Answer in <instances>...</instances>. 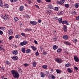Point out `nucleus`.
I'll list each match as a JSON object with an SVG mask.
<instances>
[{"label": "nucleus", "instance_id": "nucleus-1", "mask_svg": "<svg viewBox=\"0 0 79 79\" xmlns=\"http://www.w3.org/2000/svg\"><path fill=\"white\" fill-rule=\"evenodd\" d=\"M11 73L15 79H18L19 77V74L18 73V72L16 71L15 70H12L11 71Z\"/></svg>", "mask_w": 79, "mask_h": 79}, {"label": "nucleus", "instance_id": "nucleus-2", "mask_svg": "<svg viewBox=\"0 0 79 79\" xmlns=\"http://www.w3.org/2000/svg\"><path fill=\"white\" fill-rule=\"evenodd\" d=\"M28 42L27 41H24L23 42H21L20 43V45L21 46H24V45H26V44H27Z\"/></svg>", "mask_w": 79, "mask_h": 79}, {"label": "nucleus", "instance_id": "nucleus-3", "mask_svg": "<svg viewBox=\"0 0 79 79\" xmlns=\"http://www.w3.org/2000/svg\"><path fill=\"white\" fill-rule=\"evenodd\" d=\"M57 63H61L62 62V59L60 58H56L55 60Z\"/></svg>", "mask_w": 79, "mask_h": 79}, {"label": "nucleus", "instance_id": "nucleus-4", "mask_svg": "<svg viewBox=\"0 0 79 79\" xmlns=\"http://www.w3.org/2000/svg\"><path fill=\"white\" fill-rule=\"evenodd\" d=\"M65 2V0H60V2L57 1V4H60V5H63L64 3V2Z\"/></svg>", "mask_w": 79, "mask_h": 79}, {"label": "nucleus", "instance_id": "nucleus-5", "mask_svg": "<svg viewBox=\"0 0 79 79\" xmlns=\"http://www.w3.org/2000/svg\"><path fill=\"white\" fill-rule=\"evenodd\" d=\"M3 19H4V20H6V19H9V17H8V16L7 14H5L4 15Z\"/></svg>", "mask_w": 79, "mask_h": 79}, {"label": "nucleus", "instance_id": "nucleus-6", "mask_svg": "<svg viewBox=\"0 0 79 79\" xmlns=\"http://www.w3.org/2000/svg\"><path fill=\"white\" fill-rule=\"evenodd\" d=\"M48 77H51V79H55L56 78L55 77V76L53 75L52 74H49L48 75Z\"/></svg>", "mask_w": 79, "mask_h": 79}, {"label": "nucleus", "instance_id": "nucleus-7", "mask_svg": "<svg viewBox=\"0 0 79 79\" xmlns=\"http://www.w3.org/2000/svg\"><path fill=\"white\" fill-rule=\"evenodd\" d=\"M74 59L76 62H79V59L77 56H75L74 57Z\"/></svg>", "mask_w": 79, "mask_h": 79}, {"label": "nucleus", "instance_id": "nucleus-8", "mask_svg": "<svg viewBox=\"0 0 79 79\" xmlns=\"http://www.w3.org/2000/svg\"><path fill=\"white\" fill-rule=\"evenodd\" d=\"M12 60H14V61H16L18 59V57L17 56H12Z\"/></svg>", "mask_w": 79, "mask_h": 79}, {"label": "nucleus", "instance_id": "nucleus-9", "mask_svg": "<svg viewBox=\"0 0 79 79\" xmlns=\"http://www.w3.org/2000/svg\"><path fill=\"white\" fill-rule=\"evenodd\" d=\"M12 54H14V55H16L18 53V50H14L12 51Z\"/></svg>", "mask_w": 79, "mask_h": 79}, {"label": "nucleus", "instance_id": "nucleus-10", "mask_svg": "<svg viewBox=\"0 0 79 79\" xmlns=\"http://www.w3.org/2000/svg\"><path fill=\"white\" fill-rule=\"evenodd\" d=\"M63 38L64 40H67L68 39V36L67 35H64L63 36Z\"/></svg>", "mask_w": 79, "mask_h": 79}, {"label": "nucleus", "instance_id": "nucleus-11", "mask_svg": "<svg viewBox=\"0 0 79 79\" xmlns=\"http://www.w3.org/2000/svg\"><path fill=\"white\" fill-rule=\"evenodd\" d=\"M67 70L69 73H71L73 72V69H71L70 68H68L67 69Z\"/></svg>", "mask_w": 79, "mask_h": 79}, {"label": "nucleus", "instance_id": "nucleus-12", "mask_svg": "<svg viewBox=\"0 0 79 79\" xmlns=\"http://www.w3.org/2000/svg\"><path fill=\"white\" fill-rule=\"evenodd\" d=\"M30 23L31 24H33V25H36L37 24V22L35 21H31Z\"/></svg>", "mask_w": 79, "mask_h": 79}, {"label": "nucleus", "instance_id": "nucleus-13", "mask_svg": "<svg viewBox=\"0 0 79 79\" xmlns=\"http://www.w3.org/2000/svg\"><path fill=\"white\" fill-rule=\"evenodd\" d=\"M36 64H37V63L35 61L33 62L32 64L33 67H35L36 66Z\"/></svg>", "mask_w": 79, "mask_h": 79}, {"label": "nucleus", "instance_id": "nucleus-14", "mask_svg": "<svg viewBox=\"0 0 79 79\" xmlns=\"http://www.w3.org/2000/svg\"><path fill=\"white\" fill-rule=\"evenodd\" d=\"M8 34L9 35H11L13 33V30H9L8 32Z\"/></svg>", "mask_w": 79, "mask_h": 79}, {"label": "nucleus", "instance_id": "nucleus-15", "mask_svg": "<svg viewBox=\"0 0 79 79\" xmlns=\"http://www.w3.org/2000/svg\"><path fill=\"white\" fill-rule=\"evenodd\" d=\"M48 8L50 9H53V6L51 4H49L48 6Z\"/></svg>", "mask_w": 79, "mask_h": 79}, {"label": "nucleus", "instance_id": "nucleus-16", "mask_svg": "<svg viewBox=\"0 0 79 79\" xmlns=\"http://www.w3.org/2000/svg\"><path fill=\"white\" fill-rule=\"evenodd\" d=\"M64 44L66 45H70L71 44L69 43V42L68 41H65L64 42Z\"/></svg>", "mask_w": 79, "mask_h": 79}, {"label": "nucleus", "instance_id": "nucleus-17", "mask_svg": "<svg viewBox=\"0 0 79 79\" xmlns=\"http://www.w3.org/2000/svg\"><path fill=\"white\" fill-rule=\"evenodd\" d=\"M23 9H24V6H21L20 7L19 10L20 11H22L23 10Z\"/></svg>", "mask_w": 79, "mask_h": 79}, {"label": "nucleus", "instance_id": "nucleus-18", "mask_svg": "<svg viewBox=\"0 0 79 79\" xmlns=\"http://www.w3.org/2000/svg\"><path fill=\"white\" fill-rule=\"evenodd\" d=\"M71 64L70 63H67L65 64V66L67 68V67H69V66H71Z\"/></svg>", "mask_w": 79, "mask_h": 79}, {"label": "nucleus", "instance_id": "nucleus-19", "mask_svg": "<svg viewBox=\"0 0 79 79\" xmlns=\"http://www.w3.org/2000/svg\"><path fill=\"white\" fill-rule=\"evenodd\" d=\"M47 68H48V67L46 65H44L42 66V68L43 69H47Z\"/></svg>", "mask_w": 79, "mask_h": 79}, {"label": "nucleus", "instance_id": "nucleus-20", "mask_svg": "<svg viewBox=\"0 0 79 79\" xmlns=\"http://www.w3.org/2000/svg\"><path fill=\"white\" fill-rule=\"evenodd\" d=\"M22 52L23 53H26V48H23L22 49Z\"/></svg>", "mask_w": 79, "mask_h": 79}, {"label": "nucleus", "instance_id": "nucleus-21", "mask_svg": "<svg viewBox=\"0 0 79 79\" xmlns=\"http://www.w3.org/2000/svg\"><path fill=\"white\" fill-rule=\"evenodd\" d=\"M40 75L42 77H45V74L43 72L41 73Z\"/></svg>", "mask_w": 79, "mask_h": 79}, {"label": "nucleus", "instance_id": "nucleus-22", "mask_svg": "<svg viewBox=\"0 0 79 79\" xmlns=\"http://www.w3.org/2000/svg\"><path fill=\"white\" fill-rule=\"evenodd\" d=\"M18 72L19 73H21L22 72V70H21V69L20 68H19L18 69Z\"/></svg>", "mask_w": 79, "mask_h": 79}, {"label": "nucleus", "instance_id": "nucleus-23", "mask_svg": "<svg viewBox=\"0 0 79 79\" xmlns=\"http://www.w3.org/2000/svg\"><path fill=\"white\" fill-rule=\"evenodd\" d=\"M62 51V49L61 48H59L57 50V52L58 53H61V51Z\"/></svg>", "mask_w": 79, "mask_h": 79}, {"label": "nucleus", "instance_id": "nucleus-24", "mask_svg": "<svg viewBox=\"0 0 79 79\" xmlns=\"http://www.w3.org/2000/svg\"><path fill=\"white\" fill-rule=\"evenodd\" d=\"M31 47L32 48V49H33V50L35 51V50H37V48L32 46H31Z\"/></svg>", "mask_w": 79, "mask_h": 79}, {"label": "nucleus", "instance_id": "nucleus-25", "mask_svg": "<svg viewBox=\"0 0 79 79\" xmlns=\"http://www.w3.org/2000/svg\"><path fill=\"white\" fill-rule=\"evenodd\" d=\"M53 48L54 50H56L58 48V46L56 45H54L53 46Z\"/></svg>", "mask_w": 79, "mask_h": 79}, {"label": "nucleus", "instance_id": "nucleus-26", "mask_svg": "<svg viewBox=\"0 0 79 79\" xmlns=\"http://www.w3.org/2000/svg\"><path fill=\"white\" fill-rule=\"evenodd\" d=\"M59 23H61L63 21H62V18H60L58 19Z\"/></svg>", "mask_w": 79, "mask_h": 79}, {"label": "nucleus", "instance_id": "nucleus-27", "mask_svg": "<svg viewBox=\"0 0 79 79\" xmlns=\"http://www.w3.org/2000/svg\"><path fill=\"white\" fill-rule=\"evenodd\" d=\"M79 3H76L75 4V6L77 8H78V7H79Z\"/></svg>", "mask_w": 79, "mask_h": 79}, {"label": "nucleus", "instance_id": "nucleus-28", "mask_svg": "<svg viewBox=\"0 0 79 79\" xmlns=\"http://www.w3.org/2000/svg\"><path fill=\"white\" fill-rule=\"evenodd\" d=\"M56 73H61L62 72V71L60 69H57L56 70Z\"/></svg>", "mask_w": 79, "mask_h": 79}, {"label": "nucleus", "instance_id": "nucleus-29", "mask_svg": "<svg viewBox=\"0 0 79 79\" xmlns=\"http://www.w3.org/2000/svg\"><path fill=\"white\" fill-rule=\"evenodd\" d=\"M61 23H62V24H66V23H68V21L66 20L62 21V22Z\"/></svg>", "mask_w": 79, "mask_h": 79}, {"label": "nucleus", "instance_id": "nucleus-30", "mask_svg": "<svg viewBox=\"0 0 79 79\" xmlns=\"http://www.w3.org/2000/svg\"><path fill=\"white\" fill-rule=\"evenodd\" d=\"M26 52L27 53H29L31 52V50L30 49H27Z\"/></svg>", "mask_w": 79, "mask_h": 79}, {"label": "nucleus", "instance_id": "nucleus-31", "mask_svg": "<svg viewBox=\"0 0 79 79\" xmlns=\"http://www.w3.org/2000/svg\"><path fill=\"white\" fill-rule=\"evenodd\" d=\"M54 10L56 11H58V7H56L54 8Z\"/></svg>", "mask_w": 79, "mask_h": 79}, {"label": "nucleus", "instance_id": "nucleus-32", "mask_svg": "<svg viewBox=\"0 0 79 79\" xmlns=\"http://www.w3.org/2000/svg\"><path fill=\"white\" fill-rule=\"evenodd\" d=\"M14 19L15 20V21H18L19 20V19L18 18H17V17H15L14 18Z\"/></svg>", "mask_w": 79, "mask_h": 79}, {"label": "nucleus", "instance_id": "nucleus-33", "mask_svg": "<svg viewBox=\"0 0 79 79\" xmlns=\"http://www.w3.org/2000/svg\"><path fill=\"white\" fill-rule=\"evenodd\" d=\"M20 36L19 35H15V38L18 39V38H19Z\"/></svg>", "mask_w": 79, "mask_h": 79}, {"label": "nucleus", "instance_id": "nucleus-34", "mask_svg": "<svg viewBox=\"0 0 79 79\" xmlns=\"http://www.w3.org/2000/svg\"><path fill=\"white\" fill-rule=\"evenodd\" d=\"M23 66H25V67H26L27 66H29V64L27 63H26L23 64Z\"/></svg>", "mask_w": 79, "mask_h": 79}, {"label": "nucleus", "instance_id": "nucleus-35", "mask_svg": "<svg viewBox=\"0 0 79 79\" xmlns=\"http://www.w3.org/2000/svg\"><path fill=\"white\" fill-rule=\"evenodd\" d=\"M12 39H13V36H10L9 37V40H12Z\"/></svg>", "mask_w": 79, "mask_h": 79}, {"label": "nucleus", "instance_id": "nucleus-36", "mask_svg": "<svg viewBox=\"0 0 79 79\" xmlns=\"http://www.w3.org/2000/svg\"><path fill=\"white\" fill-rule=\"evenodd\" d=\"M47 54V53L46 52H44L43 53V55L44 56V55H46Z\"/></svg>", "mask_w": 79, "mask_h": 79}, {"label": "nucleus", "instance_id": "nucleus-37", "mask_svg": "<svg viewBox=\"0 0 79 79\" xmlns=\"http://www.w3.org/2000/svg\"><path fill=\"white\" fill-rule=\"evenodd\" d=\"M65 6L66 8H69V4H65Z\"/></svg>", "mask_w": 79, "mask_h": 79}, {"label": "nucleus", "instance_id": "nucleus-38", "mask_svg": "<svg viewBox=\"0 0 79 79\" xmlns=\"http://www.w3.org/2000/svg\"><path fill=\"white\" fill-rule=\"evenodd\" d=\"M17 0H10V2H13V3H15L16 2Z\"/></svg>", "mask_w": 79, "mask_h": 79}, {"label": "nucleus", "instance_id": "nucleus-39", "mask_svg": "<svg viewBox=\"0 0 79 79\" xmlns=\"http://www.w3.org/2000/svg\"><path fill=\"white\" fill-rule=\"evenodd\" d=\"M35 55L36 56H38L39 55V53L38 52H35Z\"/></svg>", "mask_w": 79, "mask_h": 79}, {"label": "nucleus", "instance_id": "nucleus-40", "mask_svg": "<svg viewBox=\"0 0 79 79\" xmlns=\"http://www.w3.org/2000/svg\"><path fill=\"white\" fill-rule=\"evenodd\" d=\"M6 64H7L8 65H9V64H10V62H9V61H6Z\"/></svg>", "mask_w": 79, "mask_h": 79}, {"label": "nucleus", "instance_id": "nucleus-41", "mask_svg": "<svg viewBox=\"0 0 79 79\" xmlns=\"http://www.w3.org/2000/svg\"><path fill=\"white\" fill-rule=\"evenodd\" d=\"M76 12L75 11H73L72 12V15H76Z\"/></svg>", "mask_w": 79, "mask_h": 79}, {"label": "nucleus", "instance_id": "nucleus-42", "mask_svg": "<svg viewBox=\"0 0 79 79\" xmlns=\"http://www.w3.org/2000/svg\"><path fill=\"white\" fill-rule=\"evenodd\" d=\"M4 6H6V8H8L9 7V5H8V4H5V5H4Z\"/></svg>", "mask_w": 79, "mask_h": 79}, {"label": "nucleus", "instance_id": "nucleus-43", "mask_svg": "<svg viewBox=\"0 0 79 79\" xmlns=\"http://www.w3.org/2000/svg\"><path fill=\"white\" fill-rule=\"evenodd\" d=\"M67 27L66 25H64V30H66L67 29Z\"/></svg>", "mask_w": 79, "mask_h": 79}, {"label": "nucleus", "instance_id": "nucleus-44", "mask_svg": "<svg viewBox=\"0 0 79 79\" xmlns=\"http://www.w3.org/2000/svg\"><path fill=\"white\" fill-rule=\"evenodd\" d=\"M3 32L2 31H1V30H0V35H3Z\"/></svg>", "mask_w": 79, "mask_h": 79}, {"label": "nucleus", "instance_id": "nucleus-45", "mask_svg": "<svg viewBox=\"0 0 79 79\" xmlns=\"http://www.w3.org/2000/svg\"><path fill=\"white\" fill-rule=\"evenodd\" d=\"M27 2L29 4H30V3H31V1L30 0H28Z\"/></svg>", "mask_w": 79, "mask_h": 79}, {"label": "nucleus", "instance_id": "nucleus-46", "mask_svg": "<svg viewBox=\"0 0 79 79\" xmlns=\"http://www.w3.org/2000/svg\"><path fill=\"white\" fill-rule=\"evenodd\" d=\"M54 39L55 40H56V41H57L58 40V38L56 37H54Z\"/></svg>", "mask_w": 79, "mask_h": 79}, {"label": "nucleus", "instance_id": "nucleus-47", "mask_svg": "<svg viewBox=\"0 0 79 79\" xmlns=\"http://www.w3.org/2000/svg\"><path fill=\"white\" fill-rule=\"evenodd\" d=\"M74 69H75V70H78V68L77 67H75L74 68Z\"/></svg>", "mask_w": 79, "mask_h": 79}, {"label": "nucleus", "instance_id": "nucleus-48", "mask_svg": "<svg viewBox=\"0 0 79 79\" xmlns=\"http://www.w3.org/2000/svg\"><path fill=\"white\" fill-rule=\"evenodd\" d=\"M73 41L75 42H77V40L76 39H73Z\"/></svg>", "mask_w": 79, "mask_h": 79}, {"label": "nucleus", "instance_id": "nucleus-49", "mask_svg": "<svg viewBox=\"0 0 79 79\" xmlns=\"http://www.w3.org/2000/svg\"><path fill=\"white\" fill-rule=\"evenodd\" d=\"M41 21H42V20H41V19H39L38 20V23H41Z\"/></svg>", "mask_w": 79, "mask_h": 79}, {"label": "nucleus", "instance_id": "nucleus-50", "mask_svg": "<svg viewBox=\"0 0 79 79\" xmlns=\"http://www.w3.org/2000/svg\"><path fill=\"white\" fill-rule=\"evenodd\" d=\"M0 29H1V30H3V29H4V30H5V28H4L3 27H1Z\"/></svg>", "mask_w": 79, "mask_h": 79}, {"label": "nucleus", "instance_id": "nucleus-51", "mask_svg": "<svg viewBox=\"0 0 79 79\" xmlns=\"http://www.w3.org/2000/svg\"><path fill=\"white\" fill-rule=\"evenodd\" d=\"M0 6H3V2L1 3H0Z\"/></svg>", "mask_w": 79, "mask_h": 79}, {"label": "nucleus", "instance_id": "nucleus-52", "mask_svg": "<svg viewBox=\"0 0 79 79\" xmlns=\"http://www.w3.org/2000/svg\"><path fill=\"white\" fill-rule=\"evenodd\" d=\"M34 42L35 44H38V43H37V41L36 40H34Z\"/></svg>", "mask_w": 79, "mask_h": 79}, {"label": "nucleus", "instance_id": "nucleus-53", "mask_svg": "<svg viewBox=\"0 0 79 79\" xmlns=\"http://www.w3.org/2000/svg\"><path fill=\"white\" fill-rule=\"evenodd\" d=\"M21 35H23V36H25V34H24L23 33H21Z\"/></svg>", "mask_w": 79, "mask_h": 79}, {"label": "nucleus", "instance_id": "nucleus-54", "mask_svg": "<svg viewBox=\"0 0 79 79\" xmlns=\"http://www.w3.org/2000/svg\"><path fill=\"white\" fill-rule=\"evenodd\" d=\"M37 2L38 3H40L41 2V1L40 0H37Z\"/></svg>", "mask_w": 79, "mask_h": 79}, {"label": "nucleus", "instance_id": "nucleus-55", "mask_svg": "<svg viewBox=\"0 0 79 79\" xmlns=\"http://www.w3.org/2000/svg\"><path fill=\"white\" fill-rule=\"evenodd\" d=\"M47 2H51V0H46Z\"/></svg>", "mask_w": 79, "mask_h": 79}, {"label": "nucleus", "instance_id": "nucleus-56", "mask_svg": "<svg viewBox=\"0 0 79 79\" xmlns=\"http://www.w3.org/2000/svg\"><path fill=\"white\" fill-rule=\"evenodd\" d=\"M76 19H77V20L79 19V16H78V17H77L76 18Z\"/></svg>", "mask_w": 79, "mask_h": 79}, {"label": "nucleus", "instance_id": "nucleus-57", "mask_svg": "<svg viewBox=\"0 0 79 79\" xmlns=\"http://www.w3.org/2000/svg\"><path fill=\"white\" fill-rule=\"evenodd\" d=\"M35 6H36V7H37V8H39V6H38L37 5H35Z\"/></svg>", "mask_w": 79, "mask_h": 79}, {"label": "nucleus", "instance_id": "nucleus-58", "mask_svg": "<svg viewBox=\"0 0 79 79\" xmlns=\"http://www.w3.org/2000/svg\"><path fill=\"white\" fill-rule=\"evenodd\" d=\"M3 3L2 2V0H0V3Z\"/></svg>", "mask_w": 79, "mask_h": 79}, {"label": "nucleus", "instance_id": "nucleus-59", "mask_svg": "<svg viewBox=\"0 0 79 79\" xmlns=\"http://www.w3.org/2000/svg\"><path fill=\"white\" fill-rule=\"evenodd\" d=\"M1 69H2V70H5V68H4L2 67V68H1Z\"/></svg>", "mask_w": 79, "mask_h": 79}, {"label": "nucleus", "instance_id": "nucleus-60", "mask_svg": "<svg viewBox=\"0 0 79 79\" xmlns=\"http://www.w3.org/2000/svg\"><path fill=\"white\" fill-rule=\"evenodd\" d=\"M53 70H53V69H51V71H53Z\"/></svg>", "mask_w": 79, "mask_h": 79}, {"label": "nucleus", "instance_id": "nucleus-61", "mask_svg": "<svg viewBox=\"0 0 79 79\" xmlns=\"http://www.w3.org/2000/svg\"><path fill=\"white\" fill-rule=\"evenodd\" d=\"M26 17H27V18H29V15H26Z\"/></svg>", "mask_w": 79, "mask_h": 79}, {"label": "nucleus", "instance_id": "nucleus-62", "mask_svg": "<svg viewBox=\"0 0 79 79\" xmlns=\"http://www.w3.org/2000/svg\"><path fill=\"white\" fill-rule=\"evenodd\" d=\"M46 12L47 13H49V11L48 10H46Z\"/></svg>", "mask_w": 79, "mask_h": 79}, {"label": "nucleus", "instance_id": "nucleus-63", "mask_svg": "<svg viewBox=\"0 0 79 79\" xmlns=\"http://www.w3.org/2000/svg\"><path fill=\"white\" fill-rule=\"evenodd\" d=\"M1 78H2V79H3V78H4V76H1Z\"/></svg>", "mask_w": 79, "mask_h": 79}, {"label": "nucleus", "instance_id": "nucleus-64", "mask_svg": "<svg viewBox=\"0 0 79 79\" xmlns=\"http://www.w3.org/2000/svg\"><path fill=\"white\" fill-rule=\"evenodd\" d=\"M66 25H69V23H66Z\"/></svg>", "mask_w": 79, "mask_h": 79}]
</instances>
